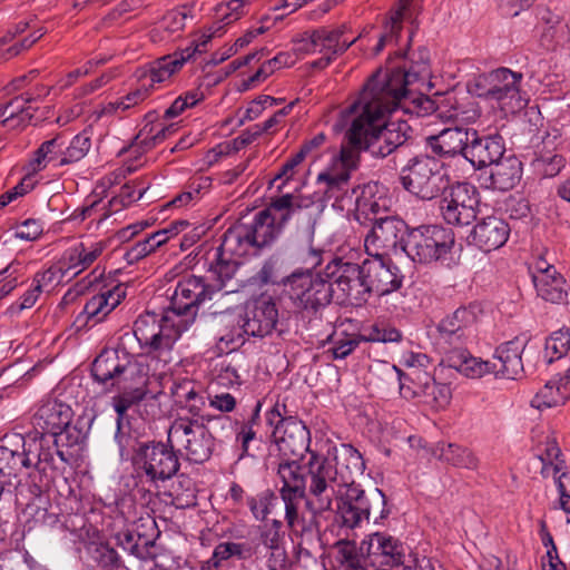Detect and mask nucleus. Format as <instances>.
Wrapping results in <instances>:
<instances>
[{"mask_svg":"<svg viewBox=\"0 0 570 570\" xmlns=\"http://www.w3.org/2000/svg\"><path fill=\"white\" fill-rule=\"evenodd\" d=\"M481 314L482 308L475 303L456 308L438 324L439 341L448 344H462L473 335Z\"/></svg>","mask_w":570,"mask_h":570,"instance_id":"17","label":"nucleus"},{"mask_svg":"<svg viewBox=\"0 0 570 570\" xmlns=\"http://www.w3.org/2000/svg\"><path fill=\"white\" fill-rule=\"evenodd\" d=\"M528 344L525 336H515L513 340L500 344L494 352L495 363L493 372L498 377L515 380L523 373L522 353Z\"/></svg>","mask_w":570,"mask_h":570,"instance_id":"31","label":"nucleus"},{"mask_svg":"<svg viewBox=\"0 0 570 570\" xmlns=\"http://www.w3.org/2000/svg\"><path fill=\"white\" fill-rule=\"evenodd\" d=\"M454 245L452 230L438 225L410 230L401 247L413 262L428 264L445 256Z\"/></svg>","mask_w":570,"mask_h":570,"instance_id":"9","label":"nucleus"},{"mask_svg":"<svg viewBox=\"0 0 570 570\" xmlns=\"http://www.w3.org/2000/svg\"><path fill=\"white\" fill-rule=\"evenodd\" d=\"M146 368L125 348H105L95 358L91 374L98 383L111 390L120 383L141 377L140 373Z\"/></svg>","mask_w":570,"mask_h":570,"instance_id":"11","label":"nucleus"},{"mask_svg":"<svg viewBox=\"0 0 570 570\" xmlns=\"http://www.w3.org/2000/svg\"><path fill=\"white\" fill-rule=\"evenodd\" d=\"M247 504L254 518L258 521H263L272 513L274 507H276L277 497L272 490L267 489L254 497H249Z\"/></svg>","mask_w":570,"mask_h":570,"instance_id":"62","label":"nucleus"},{"mask_svg":"<svg viewBox=\"0 0 570 570\" xmlns=\"http://www.w3.org/2000/svg\"><path fill=\"white\" fill-rule=\"evenodd\" d=\"M505 156V142L500 135L480 136L473 130L470 145L465 150V159L475 169L491 167Z\"/></svg>","mask_w":570,"mask_h":570,"instance_id":"25","label":"nucleus"},{"mask_svg":"<svg viewBox=\"0 0 570 570\" xmlns=\"http://www.w3.org/2000/svg\"><path fill=\"white\" fill-rule=\"evenodd\" d=\"M140 376L139 379L135 377V381H127L112 387L119 391L112 397V406L118 415V426L127 411L147 397L148 368L144 370Z\"/></svg>","mask_w":570,"mask_h":570,"instance_id":"36","label":"nucleus"},{"mask_svg":"<svg viewBox=\"0 0 570 570\" xmlns=\"http://www.w3.org/2000/svg\"><path fill=\"white\" fill-rule=\"evenodd\" d=\"M61 438L30 440V468L35 466L39 472L47 474L48 472L60 471L61 466L56 459L57 443Z\"/></svg>","mask_w":570,"mask_h":570,"instance_id":"42","label":"nucleus"},{"mask_svg":"<svg viewBox=\"0 0 570 570\" xmlns=\"http://www.w3.org/2000/svg\"><path fill=\"white\" fill-rule=\"evenodd\" d=\"M279 494H306V471L302 472L298 460L282 459L276 469Z\"/></svg>","mask_w":570,"mask_h":570,"instance_id":"44","label":"nucleus"},{"mask_svg":"<svg viewBox=\"0 0 570 570\" xmlns=\"http://www.w3.org/2000/svg\"><path fill=\"white\" fill-rule=\"evenodd\" d=\"M371 104L367 102L364 114L362 116L355 115L351 128L346 132L347 145L343 146L338 159L334 160L331 169L342 170L351 176V173L357 168L360 160V151L366 150V131L364 128V120L368 121V114ZM373 118L370 117V122Z\"/></svg>","mask_w":570,"mask_h":570,"instance_id":"22","label":"nucleus"},{"mask_svg":"<svg viewBox=\"0 0 570 570\" xmlns=\"http://www.w3.org/2000/svg\"><path fill=\"white\" fill-rule=\"evenodd\" d=\"M219 330L217 338L225 348L235 350L244 343V336L247 335L244 314L236 311H228L219 316Z\"/></svg>","mask_w":570,"mask_h":570,"instance_id":"46","label":"nucleus"},{"mask_svg":"<svg viewBox=\"0 0 570 570\" xmlns=\"http://www.w3.org/2000/svg\"><path fill=\"white\" fill-rule=\"evenodd\" d=\"M567 401V389H559L556 379L546 383V385L535 394L531 405L539 410L549 409L564 404Z\"/></svg>","mask_w":570,"mask_h":570,"instance_id":"57","label":"nucleus"},{"mask_svg":"<svg viewBox=\"0 0 570 570\" xmlns=\"http://www.w3.org/2000/svg\"><path fill=\"white\" fill-rule=\"evenodd\" d=\"M361 342L362 338L358 334H348L345 332L335 333L332 338V346L327 350V353H330L334 360H344L355 351Z\"/></svg>","mask_w":570,"mask_h":570,"instance_id":"63","label":"nucleus"},{"mask_svg":"<svg viewBox=\"0 0 570 570\" xmlns=\"http://www.w3.org/2000/svg\"><path fill=\"white\" fill-rule=\"evenodd\" d=\"M312 202L301 196L286 194L272 200L269 206L255 214L247 230L257 250L271 246L282 234L293 214L307 208Z\"/></svg>","mask_w":570,"mask_h":570,"instance_id":"6","label":"nucleus"},{"mask_svg":"<svg viewBox=\"0 0 570 570\" xmlns=\"http://www.w3.org/2000/svg\"><path fill=\"white\" fill-rule=\"evenodd\" d=\"M382 90V86L366 82L358 99L351 106V111L362 116L366 104H371L368 117L373 119L371 122L364 120L367 139L365 147L372 156L383 158L404 145L409 138L410 125L391 109L395 96H392L390 105L380 100Z\"/></svg>","mask_w":570,"mask_h":570,"instance_id":"2","label":"nucleus"},{"mask_svg":"<svg viewBox=\"0 0 570 570\" xmlns=\"http://www.w3.org/2000/svg\"><path fill=\"white\" fill-rule=\"evenodd\" d=\"M190 52L188 50L176 51L151 62L148 69L142 70L138 76L139 83H142L150 92L156 85L167 81L179 70L190 59Z\"/></svg>","mask_w":570,"mask_h":570,"instance_id":"33","label":"nucleus"},{"mask_svg":"<svg viewBox=\"0 0 570 570\" xmlns=\"http://www.w3.org/2000/svg\"><path fill=\"white\" fill-rule=\"evenodd\" d=\"M187 227H189V223L187 220H177L166 228L149 234L142 240L135 243L127 249L125 253V259L128 264H134L145 258Z\"/></svg>","mask_w":570,"mask_h":570,"instance_id":"35","label":"nucleus"},{"mask_svg":"<svg viewBox=\"0 0 570 570\" xmlns=\"http://www.w3.org/2000/svg\"><path fill=\"white\" fill-rule=\"evenodd\" d=\"M473 130L459 126L448 127L438 135L426 137V146L438 156L454 157L462 155L465 158V150L470 145Z\"/></svg>","mask_w":570,"mask_h":570,"instance_id":"28","label":"nucleus"},{"mask_svg":"<svg viewBox=\"0 0 570 570\" xmlns=\"http://www.w3.org/2000/svg\"><path fill=\"white\" fill-rule=\"evenodd\" d=\"M88 552L94 562L102 570H119L125 568L119 553L108 543H91Z\"/></svg>","mask_w":570,"mask_h":570,"instance_id":"55","label":"nucleus"},{"mask_svg":"<svg viewBox=\"0 0 570 570\" xmlns=\"http://www.w3.org/2000/svg\"><path fill=\"white\" fill-rule=\"evenodd\" d=\"M363 273L366 277L367 294L387 295L402 285L403 276L397 266L383 261V257H373L363 262Z\"/></svg>","mask_w":570,"mask_h":570,"instance_id":"24","label":"nucleus"},{"mask_svg":"<svg viewBox=\"0 0 570 570\" xmlns=\"http://www.w3.org/2000/svg\"><path fill=\"white\" fill-rule=\"evenodd\" d=\"M249 550L245 543L222 542L215 547L212 557L202 562L200 570H223L230 559L247 558Z\"/></svg>","mask_w":570,"mask_h":570,"instance_id":"51","label":"nucleus"},{"mask_svg":"<svg viewBox=\"0 0 570 570\" xmlns=\"http://www.w3.org/2000/svg\"><path fill=\"white\" fill-rule=\"evenodd\" d=\"M247 335L265 337L275 330L278 322V309L271 297L262 296L253 307L244 314Z\"/></svg>","mask_w":570,"mask_h":570,"instance_id":"29","label":"nucleus"},{"mask_svg":"<svg viewBox=\"0 0 570 570\" xmlns=\"http://www.w3.org/2000/svg\"><path fill=\"white\" fill-rule=\"evenodd\" d=\"M377 185L368 183L353 188L355 199L353 203L356 218L361 216L368 218L375 223V218H381L380 214L386 209V199L382 196H376Z\"/></svg>","mask_w":570,"mask_h":570,"instance_id":"41","label":"nucleus"},{"mask_svg":"<svg viewBox=\"0 0 570 570\" xmlns=\"http://www.w3.org/2000/svg\"><path fill=\"white\" fill-rule=\"evenodd\" d=\"M168 443L179 445L186 459L193 463L206 462L214 450L207 425L189 416H179L173 422L168 431Z\"/></svg>","mask_w":570,"mask_h":570,"instance_id":"12","label":"nucleus"},{"mask_svg":"<svg viewBox=\"0 0 570 570\" xmlns=\"http://www.w3.org/2000/svg\"><path fill=\"white\" fill-rule=\"evenodd\" d=\"M537 294L546 302L552 304H566L570 296V284L558 271H550V275H541L535 278Z\"/></svg>","mask_w":570,"mask_h":570,"instance_id":"48","label":"nucleus"},{"mask_svg":"<svg viewBox=\"0 0 570 570\" xmlns=\"http://www.w3.org/2000/svg\"><path fill=\"white\" fill-rule=\"evenodd\" d=\"M522 73L508 68H498L479 75L474 80V92L492 104L505 116L514 115L528 105L529 98L521 89Z\"/></svg>","mask_w":570,"mask_h":570,"instance_id":"5","label":"nucleus"},{"mask_svg":"<svg viewBox=\"0 0 570 570\" xmlns=\"http://www.w3.org/2000/svg\"><path fill=\"white\" fill-rule=\"evenodd\" d=\"M65 157V135L59 134L53 138L43 141L35 151L33 158L29 161L31 173H39L49 164L53 167H63L68 163L62 161Z\"/></svg>","mask_w":570,"mask_h":570,"instance_id":"43","label":"nucleus"},{"mask_svg":"<svg viewBox=\"0 0 570 570\" xmlns=\"http://www.w3.org/2000/svg\"><path fill=\"white\" fill-rule=\"evenodd\" d=\"M351 176L342 170L326 168L317 175L318 191L323 194L326 203L340 212L350 210L353 206L355 194L350 189Z\"/></svg>","mask_w":570,"mask_h":570,"instance_id":"20","label":"nucleus"},{"mask_svg":"<svg viewBox=\"0 0 570 570\" xmlns=\"http://www.w3.org/2000/svg\"><path fill=\"white\" fill-rule=\"evenodd\" d=\"M401 183L404 189L422 200H431L449 186L442 163L428 155L409 160L402 169Z\"/></svg>","mask_w":570,"mask_h":570,"instance_id":"8","label":"nucleus"},{"mask_svg":"<svg viewBox=\"0 0 570 570\" xmlns=\"http://www.w3.org/2000/svg\"><path fill=\"white\" fill-rule=\"evenodd\" d=\"M175 130L174 124L166 125L163 121L146 124L136 135L132 144L127 149L121 150V153L128 151L135 156L137 163L128 165L127 170L134 171L141 166V155L164 141Z\"/></svg>","mask_w":570,"mask_h":570,"instance_id":"32","label":"nucleus"},{"mask_svg":"<svg viewBox=\"0 0 570 570\" xmlns=\"http://www.w3.org/2000/svg\"><path fill=\"white\" fill-rule=\"evenodd\" d=\"M185 331L168 308L163 313L147 311L134 323V335L140 347L164 364L173 361L174 345Z\"/></svg>","mask_w":570,"mask_h":570,"instance_id":"4","label":"nucleus"},{"mask_svg":"<svg viewBox=\"0 0 570 570\" xmlns=\"http://www.w3.org/2000/svg\"><path fill=\"white\" fill-rule=\"evenodd\" d=\"M170 393L175 404L186 410L190 419L200 416L206 402L200 387L191 380L181 379L173 382Z\"/></svg>","mask_w":570,"mask_h":570,"instance_id":"39","label":"nucleus"},{"mask_svg":"<svg viewBox=\"0 0 570 570\" xmlns=\"http://www.w3.org/2000/svg\"><path fill=\"white\" fill-rule=\"evenodd\" d=\"M216 250L222 252L223 256H232L237 259L257 253V248L252 242V237H249L247 224L244 223L228 228Z\"/></svg>","mask_w":570,"mask_h":570,"instance_id":"40","label":"nucleus"},{"mask_svg":"<svg viewBox=\"0 0 570 570\" xmlns=\"http://www.w3.org/2000/svg\"><path fill=\"white\" fill-rule=\"evenodd\" d=\"M406 363L410 370L405 374L395 365H387L386 370L399 382L402 397L406 400L414 397L423 399L426 389H429V383H431L432 375L421 367L429 363V358L425 354H415L411 355Z\"/></svg>","mask_w":570,"mask_h":570,"instance_id":"21","label":"nucleus"},{"mask_svg":"<svg viewBox=\"0 0 570 570\" xmlns=\"http://www.w3.org/2000/svg\"><path fill=\"white\" fill-rule=\"evenodd\" d=\"M110 245L109 239L80 242L67 248L60 257L68 278L76 277L97 262Z\"/></svg>","mask_w":570,"mask_h":570,"instance_id":"23","label":"nucleus"},{"mask_svg":"<svg viewBox=\"0 0 570 570\" xmlns=\"http://www.w3.org/2000/svg\"><path fill=\"white\" fill-rule=\"evenodd\" d=\"M361 550L368 556L381 558V563L391 567L405 564L407 548L396 538L386 532H375L362 542Z\"/></svg>","mask_w":570,"mask_h":570,"instance_id":"26","label":"nucleus"},{"mask_svg":"<svg viewBox=\"0 0 570 570\" xmlns=\"http://www.w3.org/2000/svg\"><path fill=\"white\" fill-rule=\"evenodd\" d=\"M345 27L334 29L321 28L315 30L316 47L322 57L312 62L313 68L324 69L334 59L343 55L355 41L344 38Z\"/></svg>","mask_w":570,"mask_h":570,"instance_id":"30","label":"nucleus"},{"mask_svg":"<svg viewBox=\"0 0 570 570\" xmlns=\"http://www.w3.org/2000/svg\"><path fill=\"white\" fill-rule=\"evenodd\" d=\"M509 234L510 228L505 220L497 216H488L473 227L470 237L480 249L491 252L503 246Z\"/></svg>","mask_w":570,"mask_h":570,"instance_id":"34","label":"nucleus"},{"mask_svg":"<svg viewBox=\"0 0 570 570\" xmlns=\"http://www.w3.org/2000/svg\"><path fill=\"white\" fill-rule=\"evenodd\" d=\"M138 463L151 482L169 480L178 472L180 466L174 444L161 442L140 446Z\"/></svg>","mask_w":570,"mask_h":570,"instance_id":"16","label":"nucleus"},{"mask_svg":"<svg viewBox=\"0 0 570 570\" xmlns=\"http://www.w3.org/2000/svg\"><path fill=\"white\" fill-rule=\"evenodd\" d=\"M489 168L488 187L493 190H511L522 177V163L514 155L504 156Z\"/></svg>","mask_w":570,"mask_h":570,"instance_id":"37","label":"nucleus"},{"mask_svg":"<svg viewBox=\"0 0 570 570\" xmlns=\"http://www.w3.org/2000/svg\"><path fill=\"white\" fill-rule=\"evenodd\" d=\"M431 454L438 460L460 469L473 470L479 463L471 450L458 443L438 442L431 448Z\"/></svg>","mask_w":570,"mask_h":570,"instance_id":"49","label":"nucleus"},{"mask_svg":"<svg viewBox=\"0 0 570 570\" xmlns=\"http://www.w3.org/2000/svg\"><path fill=\"white\" fill-rule=\"evenodd\" d=\"M124 297L125 289L121 286L104 288L86 303L83 314L87 320L100 322L120 304Z\"/></svg>","mask_w":570,"mask_h":570,"instance_id":"45","label":"nucleus"},{"mask_svg":"<svg viewBox=\"0 0 570 570\" xmlns=\"http://www.w3.org/2000/svg\"><path fill=\"white\" fill-rule=\"evenodd\" d=\"M426 71L428 68L425 63L421 65L417 70L409 71L395 69L389 72L380 69L367 82H374L375 86L383 87V92L380 94V100H383L385 105L392 104V96L396 97L391 106V109L396 115L402 112L424 117L434 110L435 102L425 95H415L407 87L417 80L420 73Z\"/></svg>","mask_w":570,"mask_h":570,"instance_id":"3","label":"nucleus"},{"mask_svg":"<svg viewBox=\"0 0 570 570\" xmlns=\"http://www.w3.org/2000/svg\"><path fill=\"white\" fill-rule=\"evenodd\" d=\"M344 488H346L345 493L350 497V502L357 505L364 521H368L371 515H373L374 523L387 518L386 498L380 489L374 488L365 492L360 484L355 483L353 476Z\"/></svg>","mask_w":570,"mask_h":570,"instance_id":"27","label":"nucleus"},{"mask_svg":"<svg viewBox=\"0 0 570 570\" xmlns=\"http://www.w3.org/2000/svg\"><path fill=\"white\" fill-rule=\"evenodd\" d=\"M442 194L440 212L448 224L466 226L476 218L480 199L474 186L458 183L448 186Z\"/></svg>","mask_w":570,"mask_h":570,"instance_id":"14","label":"nucleus"},{"mask_svg":"<svg viewBox=\"0 0 570 570\" xmlns=\"http://www.w3.org/2000/svg\"><path fill=\"white\" fill-rule=\"evenodd\" d=\"M72 416L73 412L70 405L57 397L47 396L41 400L33 414L32 423L43 434H50L51 438H62L63 432L67 436L71 435L69 425Z\"/></svg>","mask_w":570,"mask_h":570,"instance_id":"18","label":"nucleus"},{"mask_svg":"<svg viewBox=\"0 0 570 570\" xmlns=\"http://www.w3.org/2000/svg\"><path fill=\"white\" fill-rule=\"evenodd\" d=\"M214 294L215 285L207 284L204 278L195 275L184 277L175 287L168 309L187 331L196 318L199 305L212 299Z\"/></svg>","mask_w":570,"mask_h":570,"instance_id":"13","label":"nucleus"},{"mask_svg":"<svg viewBox=\"0 0 570 570\" xmlns=\"http://www.w3.org/2000/svg\"><path fill=\"white\" fill-rule=\"evenodd\" d=\"M442 363L466 377H482L495 371V363L474 357L468 350L454 347L445 352Z\"/></svg>","mask_w":570,"mask_h":570,"instance_id":"38","label":"nucleus"},{"mask_svg":"<svg viewBox=\"0 0 570 570\" xmlns=\"http://www.w3.org/2000/svg\"><path fill=\"white\" fill-rule=\"evenodd\" d=\"M31 98H14L0 107V124L10 129H21L30 124L32 114L29 107H24Z\"/></svg>","mask_w":570,"mask_h":570,"instance_id":"53","label":"nucleus"},{"mask_svg":"<svg viewBox=\"0 0 570 570\" xmlns=\"http://www.w3.org/2000/svg\"><path fill=\"white\" fill-rule=\"evenodd\" d=\"M570 348V334L567 331L553 332L544 345V358L548 363L564 356Z\"/></svg>","mask_w":570,"mask_h":570,"instance_id":"64","label":"nucleus"},{"mask_svg":"<svg viewBox=\"0 0 570 570\" xmlns=\"http://www.w3.org/2000/svg\"><path fill=\"white\" fill-rule=\"evenodd\" d=\"M148 88L139 83V87L125 97L110 101L102 107V115H118L142 102L149 96Z\"/></svg>","mask_w":570,"mask_h":570,"instance_id":"60","label":"nucleus"},{"mask_svg":"<svg viewBox=\"0 0 570 570\" xmlns=\"http://www.w3.org/2000/svg\"><path fill=\"white\" fill-rule=\"evenodd\" d=\"M409 6V0H400L399 8L392 12L390 20L385 26V31L381 35L377 45L374 48V53L379 55L387 43L397 41L400 32L402 30V22L404 11Z\"/></svg>","mask_w":570,"mask_h":570,"instance_id":"58","label":"nucleus"},{"mask_svg":"<svg viewBox=\"0 0 570 570\" xmlns=\"http://www.w3.org/2000/svg\"><path fill=\"white\" fill-rule=\"evenodd\" d=\"M326 276L338 304L360 306L368 299L363 264L335 258L327 264Z\"/></svg>","mask_w":570,"mask_h":570,"instance_id":"10","label":"nucleus"},{"mask_svg":"<svg viewBox=\"0 0 570 570\" xmlns=\"http://www.w3.org/2000/svg\"><path fill=\"white\" fill-rule=\"evenodd\" d=\"M91 148V139L86 132H80L72 138L65 135V157L62 161L75 164L81 160Z\"/></svg>","mask_w":570,"mask_h":570,"instance_id":"61","label":"nucleus"},{"mask_svg":"<svg viewBox=\"0 0 570 570\" xmlns=\"http://www.w3.org/2000/svg\"><path fill=\"white\" fill-rule=\"evenodd\" d=\"M197 419L207 425L213 443L214 441L222 443L230 439L234 433V424L238 423L237 421L234 422L228 415H205L202 413Z\"/></svg>","mask_w":570,"mask_h":570,"instance_id":"56","label":"nucleus"},{"mask_svg":"<svg viewBox=\"0 0 570 570\" xmlns=\"http://www.w3.org/2000/svg\"><path fill=\"white\" fill-rule=\"evenodd\" d=\"M272 436L282 459L299 460L309 449V431L294 416H288V421L273 431Z\"/></svg>","mask_w":570,"mask_h":570,"instance_id":"19","label":"nucleus"},{"mask_svg":"<svg viewBox=\"0 0 570 570\" xmlns=\"http://www.w3.org/2000/svg\"><path fill=\"white\" fill-rule=\"evenodd\" d=\"M561 455L562 453L556 439H547L544 450L539 455L542 462L541 473L544 478H556V475L563 469Z\"/></svg>","mask_w":570,"mask_h":570,"instance_id":"59","label":"nucleus"},{"mask_svg":"<svg viewBox=\"0 0 570 570\" xmlns=\"http://www.w3.org/2000/svg\"><path fill=\"white\" fill-rule=\"evenodd\" d=\"M239 262L237 258L232 256H223L222 252L216 250L214 258L210 263V271L216 275L218 286H215L216 291H224L226 294L234 293L238 289V282L230 284L238 269Z\"/></svg>","mask_w":570,"mask_h":570,"instance_id":"50","label":"nucleus"},{"mask_svg":"<svg viewBox=\"0 0 570 570\" xmlns=\"http://www.w3.org/2000/svg\"><path fill=\"white\" fill-rule=\"evenodd\" d=\"M285 509V521L288 530L295 534H303L311 531L313 522L306 520L301 511L302 500H306V494H279Z\"/></svg>","mask_w":570,"mask_h":570,"instance_id":"52","label":"nucleus"},{"mask_svg":"<svg viewBox=\"0 0 570 570\" xmlns=\"http://www.w3.org/2000/svg\"><path fill=\"white\" fill-rule=\"evenodd\" d=\"M196 493L197 489L194 480L186 474H179L173 482L169 490L173 504L179 509H186L196 505Z\"/></svg>","mask_w":570,"mask_h":570,"instance_id":"54","label":"nucleus"},{"mask_svg":"<svg viewBox=\"0 0 570 570\" xmlns=\"http://www.w3.org/2000/svg\"><path fill=\"white\" fill-rule=\"evenodd\" d=\"M330 459L314 452L307 461L306 468V509L313 518L332 510L336 498V488H344L355 473L362 474L365 464L361 453L352 445H342L341 451Z\"/></svg>","mask_w":570,"mask_h":570,"instance_id":"1","label":"nucleus"},{"mask_svg":"<svg viewBox=\"0 0 570 570\" xmlns=\"http://www.w3.org/2000/svg\"><path fill=\"white\" fill-rule=\"evenodd\" d=\"M407 233V226L401 218L395 216L375 218L364 239L365 252L372 257H384L392 252L401 250Z\"/></svg>","mask_w":570,"mask_h":570,"instance_id":"15","label":"nucleus"},{"mask_svg":"<svg viewBox=\"0 0 570 570\" xmlns=\"http://www.w3.org/2000/svg\"><path fill=\"white\" fill-rule=\"evenodd\" d=\"M30 441L21 434L6 435L0 445V463L7 462L10 470L30 468Z\"/></svg>","mask_w":570,"mask_h":570,"instance_id":"47","label":"nucleus"},{"mask_svg":"<svg viewBox=\"0 0 570 570\" xmlns=\"http://www.w3.org/2000/svg\"><path fill=\"white\" fill-rule=\"evenodd\" d=\"M283 293L296 311L314 314L330 304L334 295L330 279L309 271H295L282 281Z\"/></svg>","mask_w":570,"mask_h":570,"instance_id":"7","label":"nucleus"}]
</instances>
